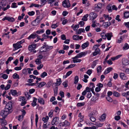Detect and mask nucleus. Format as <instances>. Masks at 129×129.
Instances as JSON below:
<instances>
[{"label": "nucleus", "mask_w": 129, "mask_h": 129, "mask_svg": "<svg viewBox=\"0 0 129 129\" xmlns=\"http://www.w3.org/2000/svg\"><path fill=\"white\" fill-rule=\"evenodd\" d=\"M53 48L52 46H48V45H44L41 47L40 50L42 52H45Z\"/></svg>", "instance_id": "f257e3e1"}, {"label": "nucleus", "mask_w": 129, "mask_h": 129, "mask_svg": "<svg viewBox=\"0 0 129 129\" xmlns=\"http://www.w3.org/2000/svg\"><path fill=\"white\" fill-rule=\"evenodd\" d=\"M12 105L11 103H8L6 104L5 106V109L6 111L11 113L12 112Z\"/></svg>", "instance_id": "f03ea898"}, {"label": "nucleus", "mask_w": 129, "mask_h": 129, "mask_svg": "<svg viewBox=\"0 0 129 129\" xmlns=\"http://www.w3.org/2000/svg\"><path fill=\"white\" fill-rule=\"evenodd\" d=\"M102 7V4L100 3H98L95 4L94 10L97 12H99L100 10Z\"/></svg>", "instance_id": "7ed1b4c3"}, {"label": "nucleus", "mask_w": 129, "mask_h": 129, "mask_svg": "<svg viewBox=\"0 0 129 129\" xmlns=\"http://www.w3.org/2000/svg\"><path fill=\"white\" fill-rule=\"evenodd\" d=\"M62 5L65 8H69L71 5L69 1L68 0H65L62 2Z\"/></svg>", "instance_id": "20e7f679"}, {"label": "nucleus", "mask_w": 129, "mask_h": 129, "mask_svg": "<svg viewBox=\"0 0 129 129\" xmlns=\"http://www.w3.org/2000/svg\"><path fill=\"white\" fill-rule=\"evenodd\" d=\"M10 113V112L5 109L4 110H2L1 111L0 114L3 117V118H5Z\"/></svg>", "instance_id": "39448f33"}, {"label": "nucleus", "mask_w": 129, "mask_h": 129, "mask_svg": "<svg viewBox=\"0 0 129 129\" xmlns=\"http://www.w3.org/2000/svg\"><path fill=\"white\" fill-rule=\"evenodd\" d=\"M59 118L55 117L54 118L52 121V125H56L58 123Z\"/></svg>", "instance_id": "423d86ee"}, {"label": "nucleus", "mask_w": 129, "mask_h": 129, "mask_svg": "<svg viewBox=\"0 0 129 129\" xmlns=\"http://www.w3.org/2000/svg\"><path fill=\"white\" fill-rule=\"evenodd\" d=\"M61 83V79L59 78L57 79L56 83H53L52 86L53 87H55V86H59Z\"/></svg>", "instance_id": "0eeeda50"}, {"label": "nucleus", "mask_w": 129, "mask_h": 129, "mask_svg": "<svg viewBox=\"0 0 129 129\" xmlns=\"http://www.w3.org/2000/svg\"><path fill=\"white\" fill-rule=\"evenodd\" d=\"M97 14L94 12H92L89 14L90 19L93 20L97 17Z\"/></svg>", "instance_id": "6e6552de"}, {"label": "nucleus", "mask_w": 129, "mask_h": 129, "mask_svg": "<svg viewBox=\"0 0 129 129\" xmlns=\"http://www.w3.org/2000/svg\"><path fill=\"white\" fill-rule=\"evenodd\" d=\"M13 46L15 49L14 50L15 51L18 49L22 47V46L18 44L17 43L15 44H13Z\"/></svg>", "instance_id": "1a4fd4ad"}, {"label": "nucleus", "mask_w": 129, "mask_h": 129, "mask_svg": "<svg viewBox=\"0 0 129 129\" xmlns=\"http://www.w3.org/2000/svg\"><path fill=\"white\" fill-rule=\"evenodd\" d=\"M36 44H32L28 46V49L29 51L34 50L36 47Z\"/></svg>", "instance_id": "9d476101"}, {"label": "nucleus", "mask_w": 129, "mask_h": 129, "mask_svg": "<svg viewBox=\"0 0 129 129\" xmlns=\"http://www.w3.org/2000/svg\"><path fill=\"white\" fill-rule=\"evenodd\" d=\"M38 19V18H37L35 20L32 22L31 24L32 25L34 26H36L39 23L40 21L37 20Z\"/></svg>", "instance_id": "9b49d317"}, {"label": "nucleus", "mask_w": 129, "mask_h": 129, "mask_svg": "<svg viewBox=\"0 0 129 129\" xmlns=\"http://www.w3.org/2000/svg\"><path fill=\"white\" fill-rule=\"evenodd\" d=\"M106 117V115L105 113L103 114L99 118V120L101 121H104Z\"/></svg>", "instance_id": "f8f14e48"}, {"label": "nucleus", "mask_w": 129, "mask_h": 129, "mask_svg": "<svg viewBox=\"0 0 129 129\" xmlns=\"http://www.w3.org/2000/svg\"><path fill=\"white\" fill-rule=\"evenodd\" d=\"M5 118H3L0 119V122L1 123L2 125H6L7 124V123L6 120L5 119Z\"/></svg>", "instance_id": "ddd939ff"}, {"label": "nucleus", "mask_w": 129, "mask_h": 129, "mask_svg": "<svg viewBox=\"0 0 129 129\" xmlns=\"http://www.w3.org/2000/svg\"><path fill=\"white\" fill-rule=\"evenodd\" d=\"M93 49L95 50L93 53V56H95L98 54H99L100 51L99 48H95Z\"/></svg>", "instance_id": "4468645a"}, {"label": "nucleus", "mask_w": 129, "mask_h": 129, "mask_svg": "<svg viewBox=\"0 0 129 129\" xmlns=\"http://www.w3.org/2000/svg\"><path fill=\"white\" fill-rule=\"evenodd\" d=\"M128 60L126 59L123 58L122 59V64L123 65L126 66L128 64Z\"/></svg>", "instance_id": "2eb2a0df"}, {"label": "nucleus", "mask_w": 129, "mask_h": 129, "mask_svg": "<svg viewBox=\"0 0 129 129\" xmlns=\"http://www.w3.org/2000/svg\"><path fill=\"white\" fill-rule=\"evenodd\" d=\"M89 45L88 42H87L86 43H84L82 45L81 47L83 49H84L86 47H87Z\"/></svg>", "instance_id": "dca6fc26"}, {"label": "nucleus", "mask_w": 129, "mask_h": 129, "mask_svg": "<svg viewBox=\"0 0 129 129\" xmlns=\"http://www.w3.org/2000/svg\"><path fill=\"white\" fill-rule=\"evenodd\" d=\"M120 77L122 79L124 80H125L127 79V77L125 76V74L123 73H120Z\"/></svg>", "instance_id": "f3484780"}, {"label": "nucleus", "mask_w": 129, "mask_h": 129, "mask_svg": "<svg viewBox=\"0 0 129 129\" xmlns=\"http://www.w3.org/2000/svg\"><path fill=\"white\" fill-rule=\"evenodd\" d=\"M53 89L54 93V95L56 96L58 93V87L57 86H55V87L52 86Z\"/></svg>", "instance_id": "a211bd4d"}, {"label": "nucleus", "mask_w": 129, "mask_h": 129, "mask_svg": "<svg viewBox=\"0 0 129 129\" xmlns=\"http://www.w3.org/2000/svg\"><path fill=\"white\" fill-rule=\"evenodd\" d=\"M38 87L41 88L44 86L46 84V83L44 82H41L38 83Z\"/></svg>", "instance_id": "6ab92c4d"}, {"label": "nucleus", "mask_w": 129, "mask_h": 129, "mask_svg": "<svg viewBox=\"0 0 129 129\" xmlns=\"http://www.w3.org/2000/svg\"><path fill=\"white\" fill-rule=\"evenodd\" d=\"M36 34H32L27 38V39L29 40H30L31 39H35L36 37Z\"/></svg>", "instance_id": "aec40b11"}, {"label": "nucleus", "mask_w": 129, "mask_h": 129, "mask_svg": "<svg viewBox=\"0 0 129 129\" xmlns=\"http://www.w3.org/2000/svg\"><path fill=\"white\" fill-rule=\"evenodd\" d=\"M113 69V68L111 67H109L104 72V74H107L109 73Z\"/></svg>", "instance_id": "412c9836"}, {"label": "nucleus", "mask_w": 129, "mask_h": 129, "mask_svg": "<svg viewBox=\"0 0 129 129\" xmlns=\"http://www.w3.org/2000/svg\"><path fill=\"white\" fill-rule=\"evenodd\" d=\"M85 32V30L83 28H80L77 31L76 34L78 35L81 34V32Z\"/></svg>", "instance_id": "4be33fe9"}, {"label": "nucleus", "mask_w": 129, "mask_h": 129, "mask_svg": "<svg viewBox=\"0 0 129 129\" xmlns=\"http://www.w3.org/2000/svg\"><path fill=\"white\" fill-rule=\"evenodd\" d=\"M38 102L43 105L44 104V101L43 99L41 98H39L38 99Z\"/></svg>", "instance_id": "5701e85b"}, {"label": "nucleus", "mask_w": 129, "mask_h": 129, "mask_svg": "<svg viewBox=\"0 0 129 129\" xmlns=\"http://www.w3.org/2000/svg\"><path fill=\"white\" fill-rule=\"evenodd\" d=\"M112 33H107V36L106 37L107 38V39L108 40H110L111 39V38L112 36Z\"/></svg>", "instance_id": "b1692460"}, {"label": "nucleus", "mask_w": 129, "mask_h": 129, "mask_svg": "<svg viewBox=\"0 0 129 129\" xmlns=\"http://www.w3.org/2000/svg\"><path fill=\"white\" fill-rule=\"evenodd\" d=\"M49 117L48 116H46L45 117H43L42 119V121H44V123H46L48 121Z\"/></svg>", "instance_id": "393cba45"}, {"label": "nucleus", "mask_w": 129, "mask_h": 129, "mask_svg": "<svg viewBox=\"0 0 129 129\" xmlns=\"http://www.w3.org/2000/svg\"><path fill=\"white\" fill-rule=\"evenodd\" d=\"M37 99L35 98H34V100L33 102L31 103V105L33 107H34L37 105L36 102Z\"/></svg>", "instance_id": "a878e982"}, {"label": "nucleus", "mask_w": 129, "mask_h": 129, "mask_svg": "<svg viewBox=\"0 0 129 129\" xmlns=\"http://www.w3.org/2000/svg\"><path fill=\"white\" fill-rule=\"evenodd\" d=\"M103 16L105 18V19L106 20L108 19V21H110L112 19L111 17H109V15H106L105 14H104L103 15Z\"/></svg>", "instance_id": "bb28decb"}, {"label": "nucleus", "mask_w": 129, "mask_h": 129, "mask_svg": "<svg viewBox=\"0 0 129 129\" xmlns=\"http://www.w3.org/2000/svg\"><path fill=\"white\" fill-rule=\"evenodd\" d=\"M87 53V52H80L79 53V55L80 58L81 57L83 56H85Z\"/></svg>", "instance_id": "cd10ccee"}, {"label": "nucleus", "mask_w": 129, "mask_h": 129, "mask_svg": "<svg viewBox=\"0 0 129 129\" xmlns=\"http://www.w3.org/2000/svg\"><path fill=\"white\" fill-rule=\"evenodd\" d=\"M122 56L121 55H118L115 57H111V59L112 60L114 61L115 60L117 59L118 58H119L121 56Z\"/></svg>", "instance_id": "c85d7f7f"}, {"label": "nucleus", "mask_w": 129, "mask_h": 129, "mask_svg": "<svg viewBox=\"0 0 129 129\" xmlns=\"http://www.w3.org/2000/svg\"><path fill=\"white\" fill-rule=\"evenodd\" d=\"M113 94L114 96L117 97H119L120 96V93L116 91L113 92Z\"/></svg>", "instance_id": "c756f323"}, {"label": "nucleus", "mask_w": 129, "mask_h": 129, "mask_svg": "<svg viewBox=\"0 0 129 129\" xmlns=\"http://www.w3.org/2000/svg\"><path fill=\"white\" fill-rule=\"evenodd\" d=\"M10 92L12 95H15L17 94V91L15 90H11Z\"/></svg>", "instance_id": "7c9ffc66"}, {"label": "nucleus", "mask_w": 129, "mask_h": 129, "mask_svg": "<svg viewBox=\"0 0 129 129\" xmlns=\"http://www.w3.org/2000/svg\"><path fill=\"white\" fill-rule=\"evenodd\" d=\"M98 61V60H96L94 61L92 63L91 65V67L92 68H94V67L96 66L97 63V62Z\"/></svg>", "instance_id": "2f4dec72"}, {"label": "nucleus", "mask_w": 129, "mask_h": 129, "mask_svg": "<svg viewBox=\"0 0 129 129\" xmlns=\"http://www.w3.org/2000/svg\"><path fill=\"white\" fill-rule=\"evenodd\" d=\"M52 83V81L50 80L47 83V84L46 85V86L47 88L51 86Z\"/></svg>", "instance_id": "473e14b6"}, {"label": "nucleus", "mask_w": 129, "mask_h": 129, "mask_svg": "<svg viewBox=\"0 0 129 129\" xmlns=\"http://www.w3.org/2000/svg\"><path fill=\"white\" fill-rule=\"evenodd\" d=\"M103 24L104 26L108 27L111 24V23L110 22H106L104 23Z\"/></svg>", "instance_id": "72a5a7b5"}, {"label": "nucleus", "mask_w": 129, "mask_h": 129, "mask_svg": "<svg viewBox=\"0 0 129 129\" xmlns=\"http://www.w3.org/2000/svg\"><path fill=\"white\" fill-rule=\"evenodd\" d=\"M7 20L10 22H12L14 21L15 19H14L12 17H8L7 18Z\"/></svg>", "instance_id": "f704fd0d"}, {"label": "nucleus", "mask_w": 129, "mask_h": 129, "mask_svg": "<svg viewBox=\"0 0 129 129\" xmlns=\"http://www.w3.org/2000/svg\"><path fill=\"white\" fill-rule=\"evenodd\" d=\"M41 60L39 58H37L35 61V62L37 64H40L41 63Z\"/></svg>", "instance_id": "c9c22d12"}, {"label": "nucleus", "mask_w": 129, "mask_h": 129, "mask_svg": "<svg viewBox=\"0 0 129 129\" xmlns=\"http://www.w3.org/2000/svg\"><path fill=\"white\" fill-rule=\"evenodd\" d=\"M88 16V14L85 15L83 17L82 19V20L84 21H86L87 20V17Z\"/></svg>", "instance_id": "e433bc0d"}, {"label": "nucleus", "mask_w": 129, "mask_h": 129, "mask_svg": "<svg viewBox=\"0 0 129 129\" xmlns=\"http://www.w3.org/2000/svg\"><path fill=\"white\" fill-rule=\"evenodd\" d=\"M102 67L101 66H99L97 68V73H101L102 71Z\"/></svg>", "instance_id": "4c0bfd02"}, {"label": "nucleus", "mask_w": 129, "mask_h": 129, "mask_svg": "<svg viewBox=\"0 0 129 129\" xmlns=\"http://www.w3.org/2000/svg\"><path fill=\"white\" fill-rule=\"evenodd\" d=\"M101 36L102 37L103 39H106V36H107V34H105V33H102L101 34Z\"/></svg>", "instance_id": "58836bf2"}, {"label": "nucleus", "mask_w": 129, "mask_h": 129, "mask_svg": "<svg viewBox=\"0 0 129 129\" xmlns=\"http://www.w3.org/2000/svg\"><path fill=\"white\" fill-rule=\"evenodd\" d=\"M27 69H23L22 70V73L25 75H26L27 74Z\"/></svg>", "instance_id": "ea45409f"}, {"label": "nucleus", "mask_w": 129, "mask_h": 129, "mask_svg": "<svg viewBox=\"0 0 129 129\" xmlns=\"http://www.w3.org/2000/svg\"><path fill=\"white\" fill-rule=\"evenodd\" d=\"M63 123L65 126H69L70 125V123L66 120L65 121L63 122Z\"/></svg>", "instance_id": "a19ab883"}, {"label": "nucleus", "mask_w": 129, "mask_h": 129, "mask_svg": "<svg viewBox=\"0 0 129 129\" xmlns=\"http://www.w3.org/2000/svg\"><path fill=\"white\" fill-rule=\"evenodd\" d=\"M47 74L45 72H44L42 73L40 75V77L42 78H44L45 76H47Z\"/></svg>", "instance_id": "79ce46f5"}, {"label": "nucleus", "mask_w": 129, "mask_h": 129, "mask_svg": "<svg viewBox=\"0 0 129 129\" xmlns=\"http://www.w3.org/2000/svg\"><path fill=\"white\" fill-rule=\"evenodd\" d=\"M78 77L77 76H76L75 77L74 83L75 84H76L78 82Z\"/></svg>", "instance_id": "37998d69"}, {"label": "nucleus", "mask_w": 129, "mask_h": 129, "mask_svg": "<svg viewBox=\"0 0 129 129\" xmlns=\"http://www.w3.org/2000/svg\"><path fill=\"white\" fill-rule=\"evenodd\" d=\"M13 78L14 79H19V76L17 73H14L13 75Z\"/></svg>", "instance_id": "c03bdc74"}, {"label": "nucleus", "mask_w": 129, "mask_h": 129, "mask_svg": "<svg viewBox=\"0 0 129 129\" xmlns=\"http://www.w3.org/2000/svg\"><path fill=\"white\" fill-rule=\"evenodd\" d=\"M107 8L108 10V11L109 12H112V10L111 9V5H108V6H107Z\"/></svg>", "instance_id": "a18cd8bd"}, {"label": "nucleus", "mask_w": 129, "mask_h": 129, "mask_svg": "<svg viewBox=\"0 0 129 129\" xmlns=\"http://www.w3.org/2000/svg\"><path fill=\"white\" fill-rule=\"evenodd\" d=\"M79 36L77 35H74L73 37V38L74 40H77L79 39Z\"/></svg>", "instance_id": "49530a36"}, {"label": "nucleus", "mask_w": 129, "mask_h": 129, "mask_svg": "<svg viewBox=\"0 0 129 129\" xmlns=\"http://www.w3.org/2000/svg\"><path fill=\"white\" fill-rule=\"evenodd\" d=\"M40 5L39 4H32L29 6L30 8L32 7L33 6H34L36 7H39Z\"/></svg>", "instance_id": "de8ad7c7"}, {"label": "nucleus", "mask_w": 129, "mask_h": 129, "mask_svg": "<svg viewBox=\"0 0 129 129\" xmlns=\"http://www.w3.org/2000/svg\"><path fill=\"white\" fill-rule=\"evenodd\" d=\"M85 105V103L84 102L78 103L77 104V106L78 107H79L82 106H83Z\"/></svg>", "instance_id": "09e8293b"}, {"label": "nucleus", "mask_w": 129, "mask_h": 129, "mask_svg": "<svg viewBox=\"0 0 129 129\" xmlns=\"http://www.w3.org/2000/svg\"><path fill=\"white\" fill-rule=\"evenodd\" d=\"M124 17L126 18L129 17V12H126L124 13Z\"/></svg>", "instance_id": "8fccbe9b"}, {"label": "nucleus", "mask_w": 129, "mask_h": 129, "mask_svg": "<svg viewBox=\"0 0 129 129\" xmlns=\"http://www.w3.org/2000/svg\"><path fill=\"white\" fill-rule=\"evenodd\" d=\"M53 111L52 110H51L48 114L49 116L50 117H52L53 115Z\"/></svg>", "instance_id": "3c124183"}, {"label": "nucleus", "mask_w": 129, "mask_h": 129, "mask_svg": "<svg viewBox=\"0 0 129 129\" xmlns=\"http://www.w3.org/2000/svg\"><path fill=\"white\" fill-rule=\"evenodd\" d=\"M25 94L28 99L30 98V95L29 94L28 92H25Z\"/></svg>", "instance_id": "603ef678"}, {"label": "nucleus", "mask_w": 129, "mask_h": 129, "mask_svg": "<svg viewBox=\"0 0 129 129\" xmlns=\"http://www.w3.org/2000/svg\"><path fill=\"white\" fill-rule=\"evenodd\" d=\"M123 48V49L127 50L129 48V46H128L127 43H125V44Z\"/></svg>", "instance_id": "864d4df0"}, {"label": "nucleus", "mask_w": 129, "mask_h": 129, "mask_svg": "<svg viewBox=\"0 0 129 129\" xmlns=\"http://www.w3.org/2000/svg\"><path fill=\"white\" fill-rule=\"evenodd\" d=\"M81 61V59H73V61L74 63H76V62H80Z\"/></svg>", "instance_id": "5fc2aeb1"}, {"label": "nucleus", "mask_w": 129, "mask_h": 129, "mask_svg": "<svg viewBox=\"0 0 129 129\" xmlns=\"http://www.w3.org/2000/svg\"><path fill=\"white\" fill-rule=\"evenodd\" d=\"M75 66V64H71L69 66L67 67L66 68V69H68L69 68H71L74 67Z\"/></svg>", "instance_id": "6e6d98bb"}, {"label": "nucleus", "mask_w": 129, "mask_h": 129, "mask_svg": "<svg viewBox=\"0 0 129 129\" xmlns=\"http://www.w3.org/2000/svg\"><path fill=\"white\" fill-rule=\"evenodd\" d=\"M18 120L19 121H21L23 120L24 116L21 115H19L18 116Z\"/></svg>", "instance_id": "4d7b16f0"}, {"label": "nucleus", "mask_w": 129, "mask_h": 129, "mask_svg": "<svg viewBox=\"0 0 129 129\" xmlns=\"http://www.w3.org/2000/svg\"><path fill=\"white\" fill-rule=\"evenodd\" d=\"M43 128V129H47L48 128V126L47 125V124L46 123L43 124L42 126Z\"/></svg>", "instance_id": "13d9d810"}, {"label": "nucleus", "mask_w": 129, "mask_h": 129, "mask_svg": "<svg viewBox=\"0 0 129 129\" xmlns=\"http://www.w3.org/2000/svg\"><path fill=\"white\" fill-rule=\"evenodd\" d=\"M25 100V98L24 96H20L19 98V100L20 101L22 102Z\"/></svg>", "instance_id": "bf43d9fd"}, {"label": "nucleus", "mask_w": 129, "mask_h": 129, "mask_svg": "<svg viewBox=\"0 0 129 129\" xmlns=\"http://www.w3.org/2000/svg\"><path fill=\"white\" fill-rule=\"evenodd\" d=\"M72 71H70L66 73V75H65V78H66L67 77L69 76L72 73Z\"/></svg>", "instance_id": "052dcab7"}, {"label": "nucleus", "mask_w": 129, "mask_h": 129, "mask_svg": "<svg viewBox=\"0 0 129 129\" xmlns=\"http://www.w3.org/2000/svg\"><path fill=\"white\" fill-rule=\"evenodd\" d=\"M38 118H38V115L37 114H36L35 122H36V126L37 125Z\"/></svg>", "instance_id": "680f3d73"}, {"label": "nucleus", "mask_w": 129, "mask_h": 129, "mask_svg": "<svg viewBox=\"0 0 129 129\" xmlns=\"http://www.w3.org/2000/svg\"><path fill=\"white\" fill-rule=\"evenodd\" d=\"M63 50H67L69 48V46H67L64 44L63 45Z\"/></svg>", "instance_id": "e2e57ef3"}, {"label": "nucleus", "mask_w": 129, "mask_h": 129, "mask_svg": "<svg viewBox=\"0 0 129 129\" xmlns=\"http://www.w3.org/2000/svg\"><path fill=\"white\" fill-rule=\"evenodd\" d=\"M92 72V70L89 69L87 70V72H86V73L90 76Z\"/></svg>", "instance_id": "0e129e2a"}, {"label": "nucleus", "mask_w": 129, "mask_h": 129, "mask_svg": "<svg viewBox=\"0 0 129 129\" xmlns=\"http://www.w3.org/2000/svg\"><path fill=\"white\" fill-rule=\"evenodd\" d=\"M11 87V85L9 84H7L6 86L4 88L5 90H7L9 89Z\"/></svg>", "instance_id": "69168bd1"}, {"label": "nucleus", "mask_w": 129, "mask_h": 129, "mask_svg": "<svg viewBox=\"0 0 129 129\" xmlns=\"http://www.w3.org/2000/svg\"><path fill=\"white\" fill-rule=\"evenodd\" d=\"M12 6L11 7L12 8H16L17 7L16 6V3H13L12 4Z\"/></svg>", "instance_id": "338daca9"}, {"label": "nucleus", "mask_w": 129, "mask_h": 129, "mask_svg": "<svg viewBox=\"0 0 129 129\" xmlns=\"http://www.w3.org/2000/svg\"><path fill=\"white\" fill-rule=\"evenodd\" d=\"M106 99L107 101L109 102H112V99L110 96H108Z\"/></svg>", "instance_id": "774afa93"}]
</instances>
